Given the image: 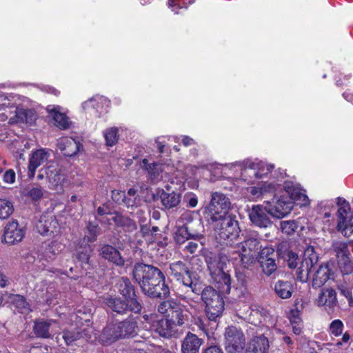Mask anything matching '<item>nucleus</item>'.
<instances>
[{
    "label": "nucleus",
    "instance_id": "obj_61",
    "mask_svg": "<svg viewBox=\"0 0 353 353\" xmlns=\"http://www.w3.org/2000/svg\"><path fill=\"white\" fill-rule=\"evenodd\" d=\"M3 181L8 183H14L15 181V172L12 170H7L3 174Z\"/></svg>",
    "mask_w": 353,
    "mask_h": 353
},
{
    "label": "nucleus",
    "instance_id": "obj_12",
    "mask_svg": "<svg viewBox=\"0 0 353 353\" xmlns=\"http://www.w3.org/2000/svg\"><path fill=\"white\" fill-rule=\"evenodd\" d=\"M266 205H253L249 210V218L252 223L260 228H267L272 225V222L268 216Z\"/></svg>",
    "mask_w": 353,
    "mask_h": 353
},
{
    "label": "nucleus",
    "instance_id": "obj_60",
    "mask_svg": "<svg viewBox=\"0 0 353 353\" xmlns=\"http://www.w3.org/2000/svg\"><path fill=\"white\" fill-rule=\"evenodd\" d=\"M97 213L99 216H103L105 214H114V212H111L108 205L105 203L102 206H99L97 209Z\"/></svg>",
    "mask_w": 353,
    "mask_h": 353
},
{
    "label": "nucleus",
    "instance_id": "obj_23",
    "mask_svg": "<svg viewBox=\"0 0 353 353\" xmlns=\"http://www.w3.org/2000/svg\"><path fill=\"white\" fill-rule=\"evenodd\" d=\"M181 283L188 289L187 292L190 291L196 296H201L202 293L204 292V285L196 272H193L188 276H185V279Z\"/></svg>",
    "mask_w": 353,
    "mask_h": 353
},
{
    "label": "nucleus",
    "instance_id": "obj_21",
    "mask_svg": "<svg viewBox=\"0 0 353 353\" xmlns=\"http://www.w3.org/2000/svg\"><path fill=\"white\" fill-rule=\"evenodd\" d=\"M49 156L48 152L45 149H39L32 153L28 164L29 178L34 177L37 168L46 162Z\"/></svg>",
    "mask_w": 353,
    "mask_h": 353
},
{
    "label": "nucleus",
    "instance_id": "obj_1",
    "mask_svg": "<svg viewBox=\"0 0 353 353\" xmlns=\"http://www.w3.org/2000/svg\"><path fill=\"white\" fill-rule=\"evenodd\" d=\"M132 276L144 295L163 300L157 307L160 314L170 318L182 305L174 299H167L170 295V290L165 282V276L154 265L143 261L136 262L132 267Z\"/></svg>",
    "mask_w": 353,
    "mask_h": 353
},
{
    "label": "nucleus",
    "instance_id": "obj_16",
    "mask_svg": "<svg viewBox=\"0 0 353 353\" xmlns=\"http://www.w3.org/2000/svg\"><path fill=\"white\" fill-rule=\"evenodd\" d=\"M201 237V234L199 232L192 230L189 225L183 224L176 226V230L174 233V241L179 245L184 244L188 240L199 239Z\"/></svg>",
    "mask_w": 353,
    "mask_h": 353
},
{
    "label": "nucleus",
    "instance_id": "obj_58",
    "mask_svg": "<svg viewBox=\"0 0 353 353\" xmlns=\"http://www.w3.org/2000/svg\"><path fill=\"white\" fill-rule=\"evenodd\" d=\"M25 123L32 125L37 120V114L34 110L25 109Z\"/></svg>",
    "mask_w": 353,
    "mask_h": 353
},
{
    "label": "nucleus",
    "instance_id": "obj_35",
    "mask_svg": "<svg viewBox=\"0 0 353 353\" xmlns=\"http://www.w3.org/2000/svg\"><path fill=\"white\" fill-rule=\"evenodd\" d=\"M274 291L280 298L283 299H289L293 292V286L291 282L279 280L274 284Z\"/></svg>",
    "mask_w": 353,
    "mask_h": 353
},
{
    "label": "nucleus",
    "instance_id": "obj_4",
    "mask_svg": "<svg viewBox=\"0 0 353 353\" xmlns=\"http://www.w3.org/2000/svg\"><path fill=\"white\" fill-rule=\"evenodd\" d=\"M220 292L212 286H205L204 292L201 296V299L205 305V313L208 319L216 322L225 309V302Z\"/></svg>",
    "mask_w": 353,
    "mask_h": 353
},
{
    "label": "nucleus",
    "instance_id": "obj_17",
    "mask_svg": "<svg viewBox=\"0 0 353 353\" xmlns=\"http://www.w3.org/2000/svg\"><path fill=\"white\" fill-rule=\"evenodd\" d=\"M261 248V241L256 233L247 234L244 237V240L239 243L237 246L239 250H241L243 252H250L253 254H258Z\"/></svg>",
    "mask_w": 353,
    "mask_h": 353
},
{
    "label": "nucleus",
    "instance_id": "obj_5",
    "mask_svg": "<svg viewBox=\"0 0 353 353\" xmlns=\"http://www.w3.org/2000/svg\"><path fill=\"white\" fill-rule=\"evenodd\" d=\"M231 205L230 199L227 195L220 192H212L210 203L203 208V216L208 223H214L229 213Z\"/></svg>",
    "mask_w": 353,
    "mask_h": 353
},
{
    "label": "nucleus",
    "instance_id": "obj_34",
    "mask_svg": "<svg viewBox=\"0 0 353 353\" xmlns=\"http://www.w3.org/2000/svg\"><path fill=\"white\" fill-rule=\"evenodd\" d=\"M191 316L188 309L183 305H181L179 309L172 314L170 320L175 325L181 326L188 323Z\"/></svg>",
    "mask_w": 353,
    "mask_h": 353
},
{
    "label": "nucleus",
    "instance_id": "obj_64",
    "mask_svg": "<svg viewBox=\"0 0 353 353\" xmlns=\"http://www.w3.org/2000/svg\"><path fill=\"white\" fill-rule=\"evenodd\" d=\"M15 117L17 118L16 122L25 123V109L17 108L15 111Z\"/></svg>",
    "mask_w": 353,
    "mask_h": 353
},
{
    "label": "nucleus",
    "instance_id": "obj_3",
    "mask_svg": "<svg viewBox=\"0 0 353 353\" xmlns=\"http://www.w3.org/2000/svg\"><path fill=\"white\" fill-rule=\"evenodd\" d=\"M319 259V254L315 252L314 247L309 246L305 250L301 261L297 253L293 251L284 260L286 261L290 268L296 269L295 273L296 279L302 283H306L310 279L312 269L317 264Z\"/></svg>",
    "mask_w": 353,
    "mask_h": 353
},
{
    "label": "nucleus",
    "instance_id": "obj_49",
    "mask_svg": "<svg viewBox=\"0 0 353 353\" xmlns=\"http://www.w3.org/2000/svg\"><path fill=\"white\" fill-rule=\"evenodd\" d=\"M276 253L274 248L272 247H265L261 249L258 254H256L257 261H266V259H275Z\"/></svg>",
    "mask_w": 353,
    "mask_h": 353
},
{
    "label": "nucleus",
    "instance_id": "obj_43",
    "mask_svg": "<svg viewBox=\"0 0 353 353\" xmlns=\"http://www.w3.org/2000/svg\"><path fill=\"white\" fill-rule=\"evenodd\" d=\"M338 265L343 276L352 275L353 277V263L350 256L337 260Z\"/></svg>",
    "mask_w": 353,
    "mask_h": 353
},
{
    "label": "nucleus",
    "instance_id": "obj_9",
    "mask_svg": "<svg viewBox=\"0 0 353 353\" xmlns=\"http://www.w3.org/2000/svg\"><path fill=\"white\" fill-rule=\"evenodd\" d=\"M294 208V202L288 196L274 197L266 201V210L269 214L276 219H282L288 215Z\"/></svg>",
    "mask_w": 353,
    "mask_h": 353
},
{
    "label": "nucleus",
    "instance_id": "obj_40",
    "mask_svg": "<svg viewBox=\"0 0 353 353\" xmlns=\"http://www.w3.org/2000/svg\"><path fill=\"white\" fill-rule=\"evenodd\" d=\"M155 332L163 338H169L172 336L173 331L168 320L159 321L154 325Z\"/></svg>",
    "mask_w": 353,
    "mask_h": 353
},
{
    "label": "nucleus",
    "instance_id": "obj_19",
    "mask_svg": "<svg viewBox=\"0 0 353 353\" xmlns=\"http://www.w3.org/2000/svg\"><path fill=\"white\" fill-rule=\"evenodd\" d=\"M100 255L117 266L123 267L125 265V259L119 251L112 245L108 244L103 245L100 249Z\"/></svg>",
    "mask_w": 353,
    "mask_h": 353
},
{
    "label": "nucleus",
    "instance_id": "obj_62",
    "mask_svg": "<svg viewBox=\"0 0 353 353\" xmlns=\"http://www.w3.org/2000/svg\"><path fill=\"white\" fill-rule=\"evenodd\" d=\"M12 301L17 304L18 307L24 308L27 305V303L23 296L20 295H13Z\"/></svg>",
    "mask_w": 353,
    "mask_h": 353
},
{
    "label": "nucleus",
    "instance_id": "obj_31",
    "mask_svg": "<svg viewBox=\"0 0 353 353\" xmlns=\"http://www.w3.org/2000/svg\"><path fill=\"white\" fill-rule=\"evenodd\" d=\"M114 215L112 220L117 227L123 228L128 232H132L137 229L136 222L128 216H123L117 212H114Z\"/></svg>",
    "mask_w": 353,
    "mask_h": 353
},
{
    "label": "nucleus",
    "instance_id": "obj_55",
    "mask_svg": "<svg viewBox=\"0 0 353 353\" xmlns=\"http://www.w3.org/2000/svg\"><path fill=\"white\" fill-rule=\"evenodd\" d=\"M183 202L188 208H194L197 205L198 199L195 194L187 192L183 197Z\"/></svg>",
    "mask_w": 353,
    "mask_h": 353
},
{
    "label": "nucleus",
    "instance_id": "obj_42",
    "mask_svg": "<svg viewBox=\"0 0 353 353\" xmlns=\"http://www.w3.org/2000/svg\"><path fill=\"white\" fill-rule=\"evenodd\" d=\"M14 212L12 203L6 199H0V219H8Z\"/></svg>",
    "mask_w": 353,
    "mask_h": 353
},
{
    "label": "nucleus",
    "instance_id": "obj_57",
    "mask_svg": "<svg viewBox=\"0 0 353 353\" xmlns=\"http://www.w3.org/2000/svg\"><path fill=\"white\" fill-rule=\"evenodd\" d=\"M125 195V192L123 191L117 190L112 191V199L115 203H117L119 205H123Z\"/></svg>",
    "mask_w": 353,
    "mask_h": 353
},
{
    "label": "nucleus",
    "instance_id": "obj_25",
    "mask_svg": "<svg viewBox=\"0 0 353 353\" xmlns=\"http://www.w3.org/2000/svg\"><path fill=\"white\" fill-rule=\"evenodd\" d=\"M270 347L268 339L263 334L256 336L250 341L248 353H268Z\"/></svg>",
    "mask_w": 353,
    "mask_h": 353
},
{
    "label": "nucleus",
    "instance_id": "obj_52",
    "mask_svg": "<svg viewBox=\"0 0 353 353\" xmlns=\"http://www.w3.org/2000/svg\"><path fill=\"white\" fill-rule=\"evenodd\" d=\"M343 327V323L341 320H334L330 325V331L334 336H339L342 334Z\"/></svg>",
    "mask_w": 353,
    "mask_h": 353
},
{
    "label": "nucleus",
    "instance_id": "obj_22",
    "mask_svg": "<svg viewBox=\"0 0 353 353\" xmlns=\"http://www.w3.org/2000/svg\"><path fill=\"white\" fill-rule=\"evenodd\" d=\"M203 343V339L188 332L182 341L181 352L182 353H199L200 347Z\"/></svg>",
    "mask_w": 353,
    "mask_h": 353
},
{
    "label": "nucleus",
    "instance_id": "obj_48",
    "mask_svg": "<svg viewBox=\"0 0 353 353\" xmlns=\"http://www.w3.org/2000/svg\"><path fill=\"white\" fill-rule=\"evenodd\" d=\"M86 228L88 232V241L94 242L97 240L98 235L99 234L101 228L99 224L97 223L88 222Z\"/></svg>",
    "mask_w": 353,
    "mask_h": 353
},
{
    "label": "nucleus",
    "instance_id": "obj_36",
    "mask_svg": "<svg viewBox=\"0 0 353 353\" xmlns=\"http://www.w3.org/2000/svg\"><path fill=\"white\" fill-rule=\"evenodd\" d=\"M88 335V331L86 329H83L81 331L65 330L62 334V339L64 340L67 345H70L73 342L80 339H85L87 340L89 338Z\"/></svg>",
    "mask_w": 353,
    "mask_h": 353
},
{
    "label": "nucleus",
    "instance_id": "obj_54",
    "mask_svg": "<svg viewBox=\"0 0 353 353\" xmlns=\"http://www.w3.org/2000/svg\"><path fill=\"white\" fill-rule=\"evenodd\" d=\"M90 246H85L79 250L77 252V257L79 261L88 263L90 259Z\"/></svg>",
    "mask_w": 353,
    "mask_h": 353
},
{
    "label": "nucleus",
    "instance_id": "obj_39",
    "mask_svg": "<svg viewBox=\"0 0 353 353\" xmlns=\"http://www.w3.org/2000/svg\"><path fill=\"white\" fill-rule=\"evenodd\" d=\"M137 190L134 188H130L125 195L123 205L128 208H137L141 205V199L137 194Z\"/></svg>",
    "mask_w": 353,
    "mask_h": 353
},
{
    "label": "nucleus",
    "instance_id": "obj_32",
    "mask_svg": "<svg viewBox=\"0 0 353 353\" xmlns=\"http://www.w3.org/2000/svg\"><path fill=\"white\" fill-rule=\"evenodd\" d=\"M236 277L239 284V287H234L232 292L233 298L240 299L244 297L247 293V285L248 283V276L241 271L236 272Z\"/></svg>",
    "mask_w": 353,
    "mask_h": 353
},
{
    "label": "nucleus",
    "instance_id": "obj_20",
    "mask_svg": "<svg viewBox=\"0 0 353 353\" xmlns=\"http://www.w3.org/2000/svg\"><path fill=\"white\" fill-rule=\"evenodd\" d=\"M119 339H121L116 322L107 323L99 337V342L106 345H110Z\"/></svg>",
    "mask_w": 353,
    "mask_h": 353
},
{
    "label": "nucleus",
    "instance_id": "obj_7",
    "mask_svg": "<svg viewBox=\"0 0 353 353\" xmlns=\"http://www.w3.org/2000/svg\"><path fill=\"white\" fill-rule=\"evenodd\" d=\"M225 348L227 353H243L245 339L243 332L235 326H230L224 332Z\"/></svg>",
    "mask_w": 353,
    "mask_h": 353
},
{
    "label": "nucleus",
    "instance_id": "obj_53",
    "mask_svg": "<svg viewBox=\"0 0 353 353\" xmlns=\"http://www.w3.org/2000/svg\"><path fill=\"white\" fill-rule=\"evenodd\" d=\"M270 188V185H267L252 187L250 194L256 198H263L265 194L269 191Z\"/></svg>",
    "mask_w": 353,
    "mask_h": 353
},
{
    "label": "nucleus",
    "instance_id": "obj_27",
    "mask_svg": "<svg viewBox=\"0 0 353 353\" xmlns=\"http://www.w3.org/2000/svg\"><path fill=\"white\" fill-rule=\"evenodd\" d=\"M237 256L233 259L236 264L244 270H251L257 261L256 254H253L250 252H243L239 249L236 252Z\"/></svg>",
    "mask_w": 353,
    "mask_h": 353
},
{
    "label": "nucleus",
    "instance_id": "obj_24",
    "mask_svg": "<svg viewBox=\"0 0 353 353\" xmlns=\"http://www.w3.org/2000/svg\"><path fill=\"white\" fill-rule=\"evenodd\" d=\"M115 287L119 294L125 299L138 300L135 287L132 285L129 278L126 276L120 278L117 282Z\"/></svg>",
    "mask_w": 353,
    "mask_h": 353
},
{
    "label": "nucleus",
    "instance_id": "obj_50",
    "mask_svg": "<svg viewBox=\"0 0 353 353\" xmlns=\"http://www.w3.org/2000/svg\"><path fill=\"white\" fill-rule=\"evenodd\" d=\"M143 163L145 165L146 170H148V174L150 175L151 179H154L157 178L159 172H161V165L156 163L148 164L146 159H144Z\"/></svg>",
    "mask_w": 353,
    "mask_h": 353
},
{
    "label": "nucleus",
    "instance_id": "obj_44",
    "mask_svg": "<svg viewBox=\"0 0 353 353\" xmlns=\"http://www.w3.org/2000/svg\"><path fill=\"white\" fill-rule=\"evenodd\" d=\"M52 116L55 122V125L60 129H66L68 128V120L65 114L54 110H52Z\"/></svg>",
    "mask_w": 353,
    "mask_h": 353
},
{
    "label": "nucleus",
    "instance_id": "obj_51",
    "mask_svg": "<svg viewBox=\"0 0 353 353\" xmlns=\"http://www.w3.org/2000/svg\"><path fill=\"white\" fill-rule=\"evenodd\" d=\"M292 251L290 250L289 243L287 241H282L278 244L276 255L281 259H285Z\"/></svg>",
    "mask_w": 353,
    "mask_h": 353
},
{
    "label": "nucleus",
    "instance_id": "obj_13",
    "mask_svg": "<svg viewBox=\"0 0 353 353\" xmlns=\"http://www.w3.org/2000/svg\"><path fill=\"white\" fill-rule=\"evenodd\" d=\"M319 306H323L328 312H333L338 303L336 292L332 288H325L321 290L316 299Z\"/></svg>",
    "mask_w": 353,
    "mask_h": 353
},
{
    "label": "nucleus",
    "instance_id": "obj_10",
    "mask_svg": "<svg viewBox=\"0 0 353 353\" xmlns=\"http://www.w3.org/2000/svg\"><path fill=\"white\" fill-rule=\"evenodd\" d=\"M334 263L328 261L325 263L315 265L312 269L314 273L312 276V286L313 288L322 287L327 281L334 279V272L333 270ZM313 271H312V272Z\"/></svg>",
    "mask_w": 353,
    "mask_h": 353
},
{
    "label": "nucleus",
    "instance_id": "obj_59",
    "mask_svg": "<svg viewBox=\"0 0 353 353\" xmlns=\"http://www.w3.org/2000/svg\"><path fill=\"white\" fill-rule=\"evenodd\" d=\"M28 196L34 200L40 199L43 196V190L40 187L32 188L28 192Z\"/></svg>",
    "mask_w": 353,
    "mask_h": 353
},
{
    "label": "nucleus",
    "instance_id": "obj_11",
    "mask_svg": "<svg viewBox=\"0 0 353 353\" xmlns=\"http://www.w3.org/2000/svg\"><path fill=\"white\" fill-rule=\"evenodd\" d=\"M25 233V228L20 225L17 221L14 220L6 224L2 241L9 245L17 244L22 241Z\"/></svg>",
    "mask_w": 353,
    "mask_h": 353
},
{
    "label": "nucleus",
    "instance_id": "obj_47",
    "mask_svg": "<svg viewBox=\"0 0 353 353\" xmlns=\"http://www.w3.org/2000/svg\"><path fill=\"white\" fill-rule=\"evenodd\" d=\"M337 227L344 236H350L353 233V219L339 221Z\"/></svg>",
    "mask_w": 353,
    "mask_h": 353
},
{
    "label": "nucleus",
    "instance_id": "obj_15",
    "mask_svg": "<svg viewBox=\"0 0 353 353\" xmlns=\"http://www.w3.org/2000/svg\"><path fill=\"white\" fill-rule=\"evenodd\" d=\"M36 228L43 236L53 234L59 231L58 222L52 214H43L37 223Z\"/></svg>",
    "mask_w": 353,
    "mask_h": 353
},
{
    "label": "nucleus",
    "instance_id": "obj_37",
    "mask_svg": "<svg viewBox=\"0 0 353 353\" xmlns=\"http://www.w3.org/2000/svg\"><path fill=\"white\" fill-rule=\"evenodd\" d=\"M350 242H345L342 241H334L332 243V248L336 254L337 260L347 258L350 256V252L348 246Z\"/></svg>",
    "mask_w": 353,
    "mask_h": 353
},
{
    "label": "nucleus",
    "instance_id": "obj_29",
    "mask_svg": "<svg viewBox=\"0 0 353 353\" xmlns=\"http://www.w3.org/2000/svg\"><path fill=\"white\" fill-rule=\"evenodd\" d=\"M284 188L288 193L289 199L294 203L296 201H301V205H306L309 203V199L307 195L301 192V190L292 183H285Z\"/></svg>",
    "mask_w": 353,
    "mask_h": 353
},
{
    "label": "nucleus",
    "instance_id": "obj_63",
    "mask_svg": "<svg viewBox=\"0 0 353 353\" xmlns=\"http://www.w3.org/2000/svg\"><path fill=\"white\" fill-rule=\"evenodd\" d=\"M45 175L48 179L50 181H52V175L55 174V172H58L57 168H54L52 165H49L43 168Z\"/></svg>",
    "mask_w": 353,
    "mask_h": 353
},
{
    "label": "nucleus",
    "instance_id": "obj_14",
    "mask_svg": "<svg viewBox=\"0 0 353 353\" xmlns=\"http://www.w3.org/2000/svg\"><path fill=\"white\" fill-rule=\"evenodd\" d=\"M138 316L132 314L123 321L116 322L121 339L133 337L138 332Z\"/></svg>",
    "mask_w": 353,
    "mask_h": 353
},
{
    "label": "nucleus",
    "instance_id": "obj_26",
    "mask_svg": "<svg viewBox=\"0 0 353 353\" xmlns=\"http://www.w3.org/2000/svg\"><path fill=\"white\" fill-rule=\"evenodd\" d=\"M82 147L79 141L72 138H63L59 143L63 154L69 157L75 156Z\"/></svg>",
    "mask_w": 353,
    "mask_h": 353
},
{
    "label": "nucleus",
    "instance_id": "obj_2",
    "mask_svg": "<svg viewBox=\"0 0 353 353\" xmlns=\"http://www.w3.org/2000/svg\"><path fill=\"white\" fill-rule=\"evenodd\" d=\"M205 261L210 275L217 285L218 291L224 294H229L232 291V280L226 270L230 261L228 256L220 253L214 256L207 257Z\"/></svg>",
    "mask_w": 353,
    "mask_h": 353
},
{
    "label": "nucleus",
    "instance_id": "obj_56",
    "mask_svg": "<svg viewBox=\"0 0 353 353\" xmlns=\"http://www.w3.org/2000/svg\"><path fill=\"white\" fill-rule=\"evenodd\" d=\"M338 290L340 294L347 299L349 305L353 307V296L351 290L343 285L339 286Z\"/></svg>",
    "mask_w": 353,
    "mask_h": 353
},
{
    "label": "nucleus",
    "instance_id": "obj_46",
    "mask_svg": "<svg viewBox=\"0 0 353 353\" xmlns=\"http://www.w3.org/2000/svg\"><path fill=\"white\" fill-rule=\"evenodd\" d=\"M104 137L108 146L114 145L119 140L118 129L117 128L107 129L104 132Z\"/></svg>",
    "mask_w": 353,
    "mask_h": 353
},
{
    "label": "nucleus",
    "instance_id": "obj_33",
    "mask_svg": "<svg viewBox=\"0 0 353 353\" xmlns=\"http://www.w3.org/2000/svg\"><path fill=\"white\" fill-rule=\"evenodd\" d=\"M64 245L57 241H52L47 244L43 251V257L47 261H53L56 256L59 254L63 249Z\"/></svg>",
    "mask_w": 353,
    "mask_h": 353
},
{
    "label": "nucleus",
    "instance_id": "obj_38",
    "mask_svg": "<svg viewBox=\"0 0 353 353\" xmlns=\"http://www.w3.org/2000/svg\"><path fill=\"white\" fill-rule=\"evenodd\" d=\"M205 239L203 235L201 234V237L199 239H191L186 241L184 246L183 251L190 253V254H197L204 248L203 240Z\"/></svg>",
    "mask_w": 353,
    "mask_h": 353
},
{
    "label": "nucleus",
    "instance_id": "obj_30",
    "mask_svg": "<svg viewBox=\"0 0 353 353\" xmlns=\"http://www.w3.org/2000/svg\"><path fill=\"white\" fill-rule=\"evenodd\" d=\"M52 321L48 320H36L33 327V332L35 336L38 338L41 339H50L51 338V334L50 329L52 325Z\"/></svg>",
    "mask_w": 353,
    "mask_h": 353
},
{
    "label": "nucleus",
    "instance_id": "obj_41",
    "mask_svg": "<svg viewBox=\"0 0 353 353\" xmlns=\"http://www.w3.org/2000/svg\"><path fill=\"white\" fill-rule=\"evenodd\" d=\"M299 223L295 220L282 221L280 222V229L286 235H292L300 228Z\"/></svg>",
    "mask_w": 353,
    "mask_h": 353
},
{
    "label": "nucleus",
    "instance_id": "obj_6",
    "mask_svg": "<svg viewBox=\"0 0 353 353\" xmlns=\"http://www.w3.org/2000/svg\"><path fill=\"white\" fill-rule=\"evenodd\" d=\"M105 303L113 312L119 315H126L128 312L136 314H141L143 305L138 300L122 299L120 297L108 296L105 298Z\"/></svg>",
    "mask_w": 353,
    "mask_h": 353
},
{
    "label": "nucleus",
    "instance_id": "obj_28",
    "mask_svg": "<svg viewBox=\"0 0 353 353\" xmlns=\"http://www.w3.org/2000/svg\"><path fill=\"white\" fill-rule=\"evenodd\" d=\"M161 203L165 209H172L176 207L181 202V195L180 193L172 191L166 192L162 190L160 193Z\"/></svg>",
    "mask_w": 353,
    "mask_h": 353
},
{
    "label": "nucleus",
    "instance_id": "obj_18",
    "mask_svg": "<svg viewBox=\"0 0 353 353\" xmlns=\"http://www.w3.org/2000/svg\"><path fill=\"white\" fill-rule=\"evenodd\" d=\"M169 274L175 281L181 282L192 272L189 265L183 261H178L171 263L169 265Z\"/></svg>",
    "mask_w": 353,
    "mask_h": 353
},
{
    "label": "nucleus",
    "instance_id": "obj_8",
    "mask_svg": "<svg viewBox=\"0 0 353 353\" xmlns=\"http://www.w3.org/2000/svg\"><path fill=\"white\" fill-rule=\"evenodd\" d=\"M214 223H216L215 230L219 232L221 239L230 238L232 239L237 236L240 232L239 222L236 220V216L234 214H226Z\"/></svg>",
    "mask_w": 353,
    "mask_h": 353
},
{
    "label": "nucleus",
    "instance_id": "obj_45",
    "mask_svg": "<svg viewBox=\"0 0 353 353\" xmlns=\"http://www.w3.org/2000/svg\"><path fill=\"white\" fill-rule=\"evenodd\" d=\"M258 263L260 264L263 272L268 276H271L277 269L275 259H266V261Z\"/></svg>",
    "mask_w": 353,
    "mask_h": 353
}]
</instances>
